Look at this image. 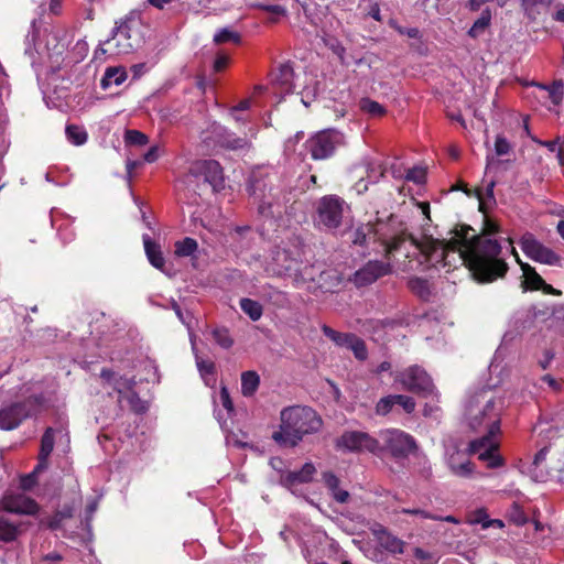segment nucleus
I'll use <instances>...</instances> for the list:
<instances>
[{
  "mask_svg": "<svg viewBox=\"0 0 564 564\" xmlns=\"http://www.w3.org/2000/svg\"><path fill=\"white\" fill-rule=\"evenodd\" d=\"M540 290L543 293L549 294V295L560 296L562 294V292L560 290L554 289L551 284H547L545 281H544L543 286L540 288Z\"/></svg>",
  "mask_w": 564,
  "mask_h": 564,
  "instance_id": "61",
  "label": "nucleus"
},
{
  "mask_svg": "<svg viewBox=\"0 0 564 564\" xmlns=\"http://www.w3.org/2000/svg\"><path fill=\"white\" fill-rule=\"evenodd\" d=\"M368 325L371 326L373 329L379 328H393L398 325V322L395 319L391 318H383V319H371L368 322Z\"/></svg>",
  "mask_w": 564,
  "mask_h": 564,
  "instance_id": "51",
  "label": "nucleus"
},
{
  "mask_svg": "<svg viewBox=\"0 0 564 564\" xmlns=\"http://www.w3.org/2000/svg\"><path fill=\"white\" fill-rule=\"evenodd\" d=\"M476 196L479 200V210L485 214L479 234L469 225H458L451 231L453 237L448 240L424 237L421 240L412 239V242L427 261L445 262L448 252H459L460 259L477 282L491 283L505 278L509 265L501 257L500 242L491 238L500 232V226L486 216L482 192L476 191Z\"/></svg>",
  "mask_w": 564,
  "mask_h": 564,
  "instance_id": "1",
  "label": "nucleus"
},
{
  "mask_svg": "<svg viewBox=\"0 0 564 564\" xmlns=\"http://www.w3.org/2000/svg\"><path fill=\"white\" fill-rule=\"evenodd\" d=\"M323 481L337 502L346 503L349 500V492L339 488L340 480L333 471L323 473Z\"/></svg>",
  "mask_w": 564,
  "mask_h": 564,
  "instance_id": "22",
  "label": "nucleus"
},
{
  "mask_svg": "<svg viewBox=\"0 0 564 564\" xmlns=\"http://www.w3.org/2000/svg\"><path fill=\"white\" fill-rule=\"evenodd\" d=\"M551 3L552 0H521V7L525 15L533 20L541 14L542 10L547 9Z\"/></svg>",
  "mask_w": 564,
  "mask_h": 564,
  "instance_id": "31",
  "label": "nucleus"
},
{
  "mask_svg": "<svg viewBox=\"0 0 564 564\" xmlns=\"http://www.w3.org/2000/svg\"><path fill=\"white\" fill-rule=\"evenodd\" d=\"M371 231L370 227H359L355 230L352 243L356 246H364L367 240V235Z\"/></svg>",
  "mask_w": 564,
  "mask_h": 564,
  "instance_id": "50",
  "label": "nucleus"
},
{
  "mask_svg": "<svg viewBox=\"0 0 564 564\" xmlns=\"http://www.w3.org/2000/svg\"><path fill=\"white\" fill-rule=\"evenodd\" d=\"M197 241L193 238L186 237L175 243V254L178 257H189L197 250Z\"/></svg>",
  "mask_w": 564,
  "mask_h": 564,
  "instance_id": "38",
  "label": "nucleus"
},
{
  "mask_svg": "<svg viewBox=\"0 0 564 564\" xmlns=\"http://www.w3.org/2000/svg\"><path fill=\"white\" fill-rule=\"evenodd\" d=\"M133 21H121L113 30L112 40L116 41V54H129L140 43L139 33L133 29ZM111 39L106 43H110Z\"/></svg>",
  "mask_w": 564,
  "mask_h": 564,
  "instance_id": "14",
  "label": "nucleus"
},
{
  "mask_svg": "<svg viewBox=\"0 0 564 564\" xmlns=\"http://www.w3.org/2000/svg\"><path fill=\"white\" fill-rule=\"evenodd\" d=\"M127 72L123 67H108L101 78V87L107 89L111 85L120 86L127 79Z\"/></svg>",
  "mask_w": 564,
  "mask_h": 564,
  "instance_id": "27",
  "label": "nucleus"
},
{
  "mask_svg": "<svg viewBox=\"0 0 564 564\" xmlns=\"http://www.w3.org/2000/svg\"><path fill=\"white\" fill-rule=\"evenodd\" d=\"M345 206V199L338 195L321 197L315 206L316 221L327 229H337L343 223Z\"/></svg>",
  "mask_w": 564,
  "mask_h": 564,
  "instance_id": "10",
  "label": "nucleus"
},
{
  "mask_svg": "<svg viewBox=\"0 0 564 564\" xmlns=\"http://www.w3.org/2000/svg\"><path fill=\"white\" fill-rule=\"evenodd\" d=\"M519 245L523 253L535 262L547 265H558L561 263V257L540 242L531 232L522 235Z\"/></svg>",
  "mask_w": 564,
  "mask_h": 564,
  "instance_id": "12",
  "label": "nucleus"
},
{
  "mask_svg": "<svg viewBox=\"0 0 564 564\" xmlns=\"http://www.w3.org/2000/svg\"><path fill=\"white\" fill-rule=\"evenodd\" d=\"M221 402L225 409L231 410L232 409V402L230 400L229 393L226 388L221 389L220 392Z\"/></svg>",
  "mask_w": 564,
  "mask_h": 564,
  "instance_id": "58",
  "label": "nucleus"
},
{
  "mask_svg": "<svg viewBox=\"0 0 564 564\" xmlns=\"http://www.w3.org/2000/svg\"><path fill=\"white\" fill-rule=\"evenodd\" d=\"M480 437L471 440L468 444V453L476 455L477 458L485 464L489 469H496L506 465V459L500 455V443L495 438L500 431H492L486 429Z\"/></svg>",
  "mask_w": 564,
  "mask_h": 564,
  "instance_id": "9",
  "label": "nucleus"
},
{
  "mask_svg": "<svg viewBox=\"0 0 564 564\" xmlns=\"http://www.w3.org/2000/svg\"><path fill=\"white\" fill-rule=\"evenodd\" d=\"M395 406L393 394L382 397L378 400L375 406V413L378 416H387Z\"/></svg>",
  "mask_w": 564,
  "mask_h": 564,
  "instance_id": "39",
  "label": "nucleus"
},
{
  "mask_svg": "<svg viewBox=\"0 0 564 564\" xmlns=\"http://www.w3.org/2000/svg\"><path fill=\"white\" fill-rule=\"evenodd\" d=\"M511 151V144L503 135H497L495 141V152L497 155H506Z\"/></svg>",
  "mask_w": 564,
  "mask_h": 564,
  "instance_id": "48",
  "label": "nucleus"
},
{
  "mask_svg": "<svg viewBox=\"0 0 564 564\" xmlns=\"http://www.w3.org/2000/svg\"><path fill=\"white\" fill-rule=\"evenodd\" d=\"M260 384V377L256 371H245L241 375V393L245 397H252Z\"/></svg>",
  "mask_w": 564,
  "mask_h": 564,
  "instance_id": "28",
  "label": "nucleus"
},
{
  "mask_svg": "<svg viewBox=\"0 0 564 564\" xmlns=\"http://www.w3.org/2000/svg\"><path fill=\"white\" fill-rule=\"evenodd\" d=\"M196 364H197L198 369L202 372H205L208 375H213L215 372V364L210 360H203V359L196 358Z\"/></svg>",
  "mask_w": 564,
  "mask_h": 564,
  "instance_id": "55",
  "label": "nucleus"
},
{
  "mask_svg": "<svg viewBox=\"0 0 564 564\" xmlns=\"http://www.w3.org/2000/svg\"><path fill=\"white\" fill-rule=\"evenodd\" d=\"M316 468L312 463H305L302 468L297 471H289L282 477V485L285 487H292L296 484H307L313 479Z\"/></svg>",
  "mask_w": 564,
  "mask_h": 564,
  "instance_id": "20",
  "label": "nucleus"
},
{
  "mask_svg": "<svg viewBox=\"0 0 564 564\" xmlns=\"http://www.w3.org/2000/svg\"><path fill=\"white\" fill-rule=\"evenodd\" d=\"M74 516V507L72 505L65 503L59 509L55 510L52 514L45 517L42 520V523L45 524L51 530H58L62 528L63 523L72 519Z\"/></svg>",
  "mask_w": 564,
  "mask_h": 564,
  "instance_id": "21",
  "label": "nucleus"
},
{
  "mask_svg": "<svg viewBox=\"0 0 564 564\" xmlns=\"http://www.w3.org/2000/svg\"><path fill=\"white\" fill-rule=\"evenodd\" d=\"M37 460L39 462H37V465L35 466V468L33 470V474H37V473L46 469L47 466H48V457L43 458V456H41L39 454Z\"/></svg>",
  "mask_w": 564,
  "mask_h": 564,
  "instance_id": "60",
  "label": "nucleus"
},
{
  "mask_svg": "<svg viewBox=\"0 0 564 564\" xmlns=\"http://www.w3.org/2000/svg\"><path fill=\"white\" fill-rule=\"evenodd\" d=\"M373 535L376 536L380 546L386 551L393 554L404 553L405 542L393 535L383 525L378 524V527L373 529Z\"/></svg>",
  "mask_w": 564,
  "mask_h": 564,
  "instance_id": "17",
  "label": "nucleus"
},
{
  "mask_svg": "<svg viewBox=\"0 0 564 564\" xmlns=\"http://www.w3.org/2000/svg\"><path fill=\"white\" fill-rule=\"evenodd\" d=\"M143 243L145 254L148 257L149 262L156 269L163 271L165 265V260L163 253L161 251L160 246L153 241L148 235L143 236Z\"/></svg>",
  "mask_w": 564,
  "mask_h": 564,
  "instance_id": "23",
  "label": "nucleus"
},
{
  "mask_svg": "<svg viewBox=\"0 0 564 564\" xmlns=\"http://www.w3.org/2000/svg\"><path fill=\"white\" fill-rule=\"evenodd\" d=\"M215 132L219 137L217 142L226 149H230V150L243 149L248 143L245 138L235 137L234 133L228 132L221 126L215 127Z\"/></svg>",
  "mask_w": 564,
  "mask_h": 564,
  "instance_id": "24",
  "label": "nucleus"
},
{
  "mask_svg": "<svg viewBox=\"0 0 564 564\" xmlns=\"http://www.w3.org/2000/svg\"><path fill=\"white\" fill-rule=\"evenodd\" d=\"M345 145V134L335 128L317 131L304 143L306 151L314 161L328 160L335 155L338 149Z\"/></svg>",
  "mask_w": 564,
  "mask_h": 564,
  "instance_id": "8",
  "label": "nucleus"
},
{
  "mask_svg": "<svg viewBox=\"0 0 564 564\" xmlns=\"http://www.w3.org/2000/svg\"><path fill=\"white\" fill-rule=\"evenodd\" d=\"M409 288L412 292L424 299L430 295L429 282L422 278H412L409 281Z\"/></svg>",
  "mask_w": 564,
  "mask_h": 564,
  "instance_id": "41",
  "label": "nucleus"
},
{
  "mask_svg": "<svg viewBox=\"0 0 564 564\" xmlns=\"http://www.w3.org/2000/svg\"><path fill=\"white\" fill-rule=\"evenodd\" d=\"M359 108L362 112L373 118L382 117L386 113L384 107L370 98H361L359 101Z\"/></svg>",
  "mask_w": 564,
  "mask_h": 564,
  "instance_id": "33",
  "label": "nucleus"
},
{
  "mask_svg": "<svg viewBox=\"0 0 564 564\" xmlns=\"http://www.w3.org/2000/svg\"><path fill=\"white\" fill-rule=\"evenodd\" d=\"M2 506L6 511L12 513L34 514L39 510L36 501L22 494L6 496Z\"/></svg>",
  "mask_w": 564,
  "mask_h": 564,
  "instance_id": "16",
  "label": "nucleus"
},
{
  "mask_svg": "<svg viewBox=\"0 0 564 564\" xmlns=\"http://www.w3.org/2000/svg\"><path fill=\"white\" fill-rule=\"evenodd\" d=\"M229 56L226 54H217L214 62V70L217 73L223 72L229 64Z\"/></svg>",
  "mask_w": 564,
  "mask_h": 564,
  "instance_id": "54",
  "label": "nucleus"
},
{
  "mask_svg": "<svg viewBox=\"0 0 564 564\" xmlns=\"http://www.w3.org/2000/svg\"><path fill=\"white\" fill-rule=\"evenodd\" d=\"M449 468L452 473L459 477H469L475 470V464L470 460H465L459 464H455L453 459L449 462Z\"/></svg>",
  "mask_w": 564,
  "mask_h": 564,
  "instance_id": "40",
  "label": "nucleus"
},
{
  "mask_svg": "<svg viewBox=\"0 0 564 564\" xmlns=\"http://www.w3.org/2000/svg\"><path fill=\"white\" fill-rule=\"evenodd\" d=\"M322 416L311 406L291 405L280 412L279 430L272 433V440L285 448L296 447L305 436L319 432Z\"/></svg>",
  "mask_w": 564,
  "mask_h": 564,
  "instance_id": "2",
  "label": "nucleus"
},
{
  "mask_svg": "<svg viewBox=\"0 0 564 564\" xmlns=\"http://www.w3.org/2000/svg\"><path fill=\"white\" fill-rule=\"evenodd\" d=\"M542 381L547 383L554 390H558L561 388L560 383L551 375H544L542 377Z\"/></svg>",
  "mask_w": 564,
  "mask_h": 564,
  "instance_id": "63",
  "label": "nucleus"
},
{
  "mask_svg": "<svg viewBox=\"0 0 564 564\" xmlns=\"http://www.w3.org/2000/svg\"><path fill=\"white\" fill-rule=\"evenodd\" d=\"M395 405L403 409L406 414L415 411L416 403L412 397L405 394H393Z\"/></svg>",
  "mask_w": 564,
  "mask_h": 564,
  "instance_id": "46",
  "label": "nucleus"
},
{
  "mask_svg": "<svg viewBox=\"0 0 564 564\" xmlns=\"http://www.w3.org/2000/svg\"><path fill=\"white\" fill-rule=\"evenodd\" d=\"M349 349L354 352V356L358 360L364 361L368 357L367 346H366L365 341L360 337H358L357 335L352 339V341H351V344L349 346Z\"/></svg>",
  "mask_w": 564,
  "mask_h": 564,
  "instance_id": "45",
  "label": "nucleus"
},
{
  "mask_svg": "<svg viewBox=\"0 0 564 564\" xmlns=\"http://www.w3.org/2000/svg\"><path fill=\"white\" fill-rule=\"evenodd\" d=\"M414 556H415V558L421 560V561H425V560H431L432 558L431 553L424 551L421 547H415L414 549Z\"/></svg>",
  "mask_w": 564,
  "mask_h": 564,
  "instance_id": "64",
  "label": "nucleus"
},
{
  "mask_svg": "<svg viewBox=\"0 0 564 564\" xmlns=\"http://www.w3.org/2000/svg\"><path fill=\"white\" fill-rule=\"evenodd\" d=\"M335 447L352 453L368 452L376 453L378 449L377 438L362 431H345L335 441Z\"/></svg>",
  "mask_w": 564,
  "mask_h": 564,
  "instance_id": "11",
  "label": "nucleus"
},
{
  "mask_svg": "<svg viewBox=\"0 0 564 564\" xmlns=\"http://www.w3.org/2000/svg\"><path fill=\"white\" fill-rule=\"evenodd\" d=\"M144 158V161H147L148 163H153L158 160L159 158V154H158V147H151L143 155Z\"/></svg>",
  "mask_w": 564,
  "mask_h": 564,
  "instance_id": "57",
  "label": "nucleus"
},
{
  "mask_svg": "<svg viewBox=\"0 0 564 564\" xmlns=\"http://www.w3.org/2000/svg\"><path fill=\"white\" fill-rule=\"evenodd\" d=\"M547 453H549V448H547V447H543L542 449H540V451L534 455L533 464H534L535 466H539L542 462H544V460H545Z\"/></svg>",
  "mask_w": 564,
  "mask_h": 564,
  "instance_id": "59",
  "label": "nucleus"
},
{
  "mask_svg": "<svg viewBox=\"0 0 564 564\" xmlns=\"http://www.w3.org/2000/svg\"><path fill=\"white\" fill-rule=\"evenodd\" d=\"M273 260L276 263V268H273L272 272L278 276L290 275L293 272L300 271L297 260L292 258L288 250L278 251Z\"/></svg>",
  "mask_w": 564,
  "mask_h": 564,
  "instance_id": "19",
  "label": "nucleus"
},
{
  "mask_svg": "<svg viewBox=\"0 0 564 564\" xmlns=\"http://www.w3.org/2000/svg\"><path fill=\"white\" fill-rule=\"evenodd\" d=\"M251 106V100L249 98L247 99H243L241 101H239L238 105H236L235 107L231 108V111L235 112V111H245V110H248Z\"/></svg>",
  "mask_w": 564,
  "mask_h": 564,
  "instance_id": "62",
  "label": "nucleus"
},
{
  "mask_svg": "<svg viewBox=\"0 0 564 564\" xmlns=\"http://www.w3.org/2000/svg\"><path fill=\"white\" fill-rule=\"evenodd\" d=\"M55 444V431L52 427H47L42 437H41V446H40V455L45 457H50L54 449Z\"/></svg>",
  "mask_w": 564,
  "mask_h": 564,
  "instance_id": "36",
  "label": "nucleus"
},
{
  "mask_svg": "<svg viewBox=\"0 0 564 564\" xmlns=\"http://www.w3.org/2000/svg\"><path fill=\"white\" fill-rule=\"evenodd\" d=\"M124 141L130 145H145L149 142V138L145 133L139 130H127L124 134Z\"/></svg>",
  "mask_w": 564,
  "mask_h": 564,
  "instance_id": "44",
  "label": "nucleus"
},
{
  "mask_svg": "<svg viewBox=\"0 0 564 564\" xmlns=\"http://www.w3.org/2000/svg\"><path fill=\"white\" fill-rule=\"evenodd\" d=\"M412 239L415 238L405 230H401L399 234L394 235L390 239L382 238V243L384 246V258L387 259V261H368L362 268H360L354 274V283L359 288L370 285L378 279L391 273L392 267L389 260L395 251H399L401 249L402 245L409 242L412 247L420 251L415 243L412 242Z\"/></svg>",
  "mask_w": 564,
  "mask_h": 564,
  "instance_id": "4",
  "label": "nucleus"
},
{
  "mask_svg": "<svg viewBox=\"0 0 564 564\" xmlns=\"http://www.w3.org/2000/svg\"><path fill=\"white\" fill-rule=\"evenodd\" d=\"M133 383V380H127L129 391L124 395H122V390L120 388L115 387V390L119 393L120 398L126 399L129 402L130 408L134 413H144L148 410V406L132 389Z\"/></svg>",
  "mask_w": 564,
  "mask_h": 564,
  "instance_id": "25",
  "label": "nucleus"
},
{
  "mask_svg": "<svg viewBox=\"0 0 564 564\" xmlns=\"http://www.w3.org/2000/svg\"><path fill=\"white\" fill-rule=\"evenodd\" d=\"M189 174L194 177L203 176L214 192H220L225 188L224 170L216 160H198L189 167Z\"/></svg>",
  "mask_w": 564,
  "mask_h": 564,
  "instance_id": "13",
  "label": "nucleus"
},
{
  "mask_svg": "<svg viewBox=\"0 0 564 564\" xmlns=\"http://www.w3.org/2000/svg\"><path fill=\"white\" fill-rule=\"evenodd\" d=\"M524 281L522 286L527 290L539 291L544 284L543 278L529 263H521Z\"/></svg>",
  "mask_w": 564,
  "mask_h": 564,
  "instance_id": "26",
  "label": "nucleus"
},
{
  "mask_svg": "<svg viewBox=\"0 0 564 564\" xmlns=\"http://www.w3.org/2000/svg\"><path fill=\"white\" fill-rule=\"evenodd\" d=\"M19 528L9 520L0 519V541L9 543L18 538Z\"/></svg>",
  "mask_w": 564,
  "mask_h": 564,
  "instance_id": "37",
  "label": "nucleus"
},
{
  "mask_svg": "<svg viewBox=\"0 0 564 564\" xmlns=\"http://www.w3.org/2000/svg\"><path fill=\"white\" fill-rule=\"evenodd\" d=\"M65 133L68 141L74 145H83L88 139L86 130L77 124H67Z\"/></svg>",
  "mask_w": 564,
  "mask_h": 564,
  "instance_id": "34",
  "label": "nucleus"
},
{
  "mask_svg": "<svg viewBox=\"0 0 564 564\" xmlns=\"http://www.w3.org/2000/svg\"><path fill=\"white\" fill-rule=\"evenodd\" d=\"M394 381L400 383L404 390L414 393L420 398L432 399L435 401H438L440 399V392L437 391L433 379L421 366L413 365L397 372Z\"/></svg>",
  "mask_w": 564,
  "mask_h": 564,
  "instance_id": "7",
  "label": "nucleus"
},
{
  "mask_svg": "<svg viewBox=\"0 0 564 564\" xmlns=\"http://www.w3.org/2000/svg\"><path fill=\"white\" fill-rule=\"evenodd\" d=\"M214 42L216 44H223L227 42H234L236 44H239L241 42V36L239 33L234 32L229 29H221L219 32L215 34Z\"/></svg>",
  "mask_w": 564,
  "mask_h": 564,
  "instance_id": "42",
  "label": "nucleus"
},
{
  "mask_svg": "<svg viewBox=\"0 0 564 564\" xmlns=\"http://www.w3.org/2000/svg\"><path fill=\"white\" fill-rule=\"evenodd\" d=\"M214 340L225 349H228L232 346L234 340L229 334L227 328H216L213 330Z\"/></svg>",
  "mask_w": 564,
  "mask_h": 564,
  "instance_id": "43",
  "label": "nucleus"
},
{
  "mask_svg": "<svg viewBox=\"0 0 564 564\" xmlns=\"http://www.w3.org/2000/svg\"><path fill=\"white\" fill-rule=\"evenodd\" d=\"M425 170L421 167H412L406 173V180L412 181L416 184H422L425 182Z\"/></svg>",
  "mask_w": 564,
  "mask_h": 564,
  "instance_id": "49",
  "label": "nucleus"
},
{
  "mask_svg": "<svg viewBox=\"0 0 564 564\" xmlns=\"http://www.w3.org/2000/svg\"><path fill=\"white\" fill-rule=\"evenodd\" d=\"M378 449L375 455L390 456L395 460L405 459L417 451L415 438L400 429H384L378 433Z\"/></svg>",
  "mask_w": 564,
  "mask_h": 564,
  "instance_id": "5",
  "label": "nucleus"
},
{
  "mask_svg": "<svg viewBox=\"0 0 564 564\" xmlns=\"http://www.w3.org/2000/svg\"><path fill=\"white\" fill-rule=\"evenodd\" d=\"M252 6L261 9L265 12H270V13H273L276 15H284L286 13V10L282 6H278V4L254 3Z\"/></svg>",
  "mask_w": 564,
  "mask_h": 564,
  "instance_id": "53",
  "label": "nucleus"
},
{
  "mask_svg": "<svg viewBox=\"0 0 564 564\" xmlns=\"http://www.w3.org/2000/svg\"><path fill=\"white\" fill-rule=\"evenodd\" d=\"M29 401L13 402L0 410V430L12 431L30 416Z\"/></svg>",
  "mask_w": 564,
  "mask_h": 564,
  "instance_id": "15",
  "label": "nucleus"
},
{
  "mask_svg": "<svg viewBox=\"0 0 564 564\" xmlns=\"http://www.w3.org/2000/svg\"><path fill=\"white\" fill-rule=\"evenodd\" d=\"M502 403L482 390L470 397L466 416L469 427L474 432H482L486 429L500 431Z\"/></svg>",
  "mask_w": 564,
  "mask_h": 564,
  "instance_id": "3",
  "label": "nucleus"
},
{
  "mask_svg": "<svg viewBox=\"0 0 564 564\" xmlns=\"http://www.w3.org/2000/svg\"><path fill=\"white\" fill-rule=\"evenodd\" d=\"M294 70L290 64H282L273 74L272 84L280 94H291L293 91Z\"/></svg>",
  "mask_w": 564,
  "mask_h": 564,
  "instance_id": "18",
  "label": "nucleus"
},
{
  "mask_svg": "<svg viewBox=\"0 0 564 564\" xmlns=\"http://www.w3.org/2000/svg\"><path fill=\"white\" fill-rule=\"evenodd\" d=\"M323 334L329 338L332 341H334L339 347H347L349 348L352 339L355 338V334L352 333H340L327 325L322 326Z\"/></svg>",
  "mask_w": 564,
  "mask_h": 564,
  "instance_id": "29",
  "label": "nucleus"
},
{
  "mask_svg": "<svg viewBox=\"0 0 564 564\" xmlns=\"http://www.w3.org/2000/svg\"><path fill=\"white\" fill-rule=\"evenodd\" d=\"M274 173L269 167L258 166L248 176L246 191L262 216L271 214Z\"/></svg>",
  "mask_w": 564,
  "mask_h": 564,
  "instance_id": "6",
  "label": "nucleus"
},
{
  "mask_svg": "<svg viewBox=\"0 0 564 564\" xmlns=\"http://www.w3.org/2000/svg\"><path fill=\"white\" fill-rule=\"evenodd\" d=\"M400 512L403 514L417 516L422 519H430V520L437 519L436 514H433L429 511H425V510L419 509V508H415V509L402 508L400 510Z\"/></svg>",
  "mask_w": 564,
  "mask_h": 564,
  "instance_id": "52",
  "label": "nucleus"
},
{
  "mask_svg": "<svg viewBox=\"0 0 564 564\" xmlns=\"http://www.w3.org/2000/svg\"><path fill=\"white\" fill-rule=\"evenodd\" d=\"M543 359L539 360L540 367L545 370L550 367L551 361L554 359V352L551 349L544 350Z\"/></svg>",
  "mask_w": 564,
  "mask_h": 564,
  "instance_id": "56",
  "label": "nucleus"
},
{
  "mask_svg": "<svg viewBox=\"0 0 564 564\" xmlns=\"http://www.w3.org/2000/svg\"><path fill=\"white\" fill-rule=\"evenodd\" d=\"M533 85L544 90L554 106H558L562 102L564 96L562 80H555L551 85L536 83Z\"/></svg>",
  "mask_w": 564,
  "mask_h": 564,
  "instance_id": "30",
  "label": "nucleus"
},
{
  "mask_svg": "<svg viewBox=\"0 0 564 564\" xmlns=\"http://www.w3.org/2000/svg\"><path fill=\"white\" fill-rule=\"evenodd\" d=\"M240 308L253 322L259 321L263 314L262 305L258 301L247 297L240 300Z\"/></svg>",
  "mask_w": 564,
  "mask_h": 564,
  "instance_id": "32",
  "label": "nucleus"
},
{
  "mask_svg": "<svg viewBox=\"0 0 564 564\" xmlns=\"http://www.w3.org/2000/svg\"><path fill=\"white\" fill-rule=\"evenodd\" d=\"M531 140L546 148L550 152H556L558 148L564 147V137L557 135L554 140H540L536 137H531Z\"/></svg>",
  "mask_w": 564,
  "mask_h": 564,
  "instance_id": "47",
  "label": "nucleus"
},
{
  "mask_svg": "<svg viewBox=\"0 0 564 564\" xmlns=\"http://www.w3.org/2000/svg\"><path fill=\"white\" fill-rule=\"evenodd\" d=\"M490 21L491 12L489 9H486L481 12V15L474 22L471 28L468 30V35L473 39L478 37L479 34L490 25Z\"/></svg>",
  "mask_w": 564,
  "mask_h": 564,
  "instance_id": "35",
  "label": "nucleus"
}]
</instances>
